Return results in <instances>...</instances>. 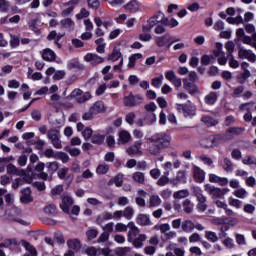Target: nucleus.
<instances>
[{
  "label": "nucleus",
  "mask_w": 256,
  "mask_h": 256,
  "mask_svg": "<svg viewBox=\"0 0 256 256\" xmlns=\"http://www.w3.org/2000/svg\"><path fill=\"white\" fill-rule=\"evenodd\" d=\"M183 210L185 213H193V205L191 204V200L186 199L182 203Z\"/></svg>",
  "instance_id": "obj_43"
},
{
  "label": "nucleus",
  "mask_w": 256,
  "mask_h": 256,
  "mask_svg": "<svg viewBox=\"0 0 256 256\" xmlns=\"http://www.w3.org/2000/svg\"><path fill=\"white\" fill-rule=\"evenodd\" d=\"M242 43H244L245 45H253V42L256 41V34L253 35V38H251V36H245L242 38V40H240Z\"/></svg>",
  "instance_id": "obj_60"
},
{
  "label": "nucleus",
  "mask_w": 256,
  "mask_h": 256,
  "mask_svg": "<svg viewBox=\"0 0 256 256\" xmlns=\"http://www.w3.org/2000/svg\"><path fill=\"white\" fill-rule=\"evenodd\" d=\"M66 151H68L71 157H79V155H81V150L79 148L66 147Z\"/></svg>",
  "instance_id": "obj_61"
},
{
  "label": "nucleus",
  "mask_w": 256,
  "mask_h": 256,
  "mask_svg": "<svg viewBox=\"0 0 256 256\" xmlns=\"http://www.w3.org/2000/svg\"><path fill=\"white\" fill-rule=\"evenodd\" d=\"M219 135L216 136H210L206 138L204 147H215L216 145H219Z\"/></svg>",
  "instance_id": "obj_24"
},
{
  "label": "nucleus",
  "mask_w": 256,
  "mask_h": 256,
  "mask_svg": "<svg viewBox=\"0 0 256 256\" xmlns=\"http://www.w3.org/2000/svg\"><path fill=\"white\" fill-rule=\"evenodd\" d=\"M142 144H143V143H142L141 141H136V142L134 143V145H132V146L126 148V153H128V155H129L130 157H133V156H135V155H141V154H142V152H141V145H142Z\"/></svg>",
  "instance_id": "obj_15"
},
{
  "label": "nucleus",
  "mask_w": 256,
  "mask_h": 256,
  "mask_svg": "<svg viewBox=\"0 0 256 256\" xmlns=\"http://www.w3.org/2000/svg\"><path fill=\"white\" fill-rule=\"evenodd\" d=\"M173 197L175 199H185V197H189V190H180L174 192Z\"/></svg>",
  "instance_id": "obj_52"
},
{
  "label": "nucleus",
  "mask_w": 256,
  "mask_h": 256,
  "mask_svg": "<svg viewBox=\"0 0 256 256\" xmlns=\"http://www.w3.org/2000/svg\"><path fill=\"white\" fill-rule=\"evenodd\" d=\"M223 163L224 171H227V173H231V171H233V162L231 161V159L224 158Z\"/></svg>",
  "instance_id": "obj_45"
},
{
  "label": "nucleus",
  "mask_w": 256,
  "mask_h": 256,
  "mask_svg": "<svg viewBox=\"0 0 256 256\" xmlns=\"http://www.w3.org/2000/svg\"><path fill=\"white\" fill-rule=\"evenodd\" d=\"M86 254H88L89 256H97L100 255V250L95 247H89L88 249H86Z\"/></svg>",
  "instance_id": "obj_64"
},
{
  "label": "nucleus",
  "mask_w": 256,
  "mask_h": 256,
  "mask_svg": "<svg viewBox=\"0 0 256 256\" xmlns=\"http://www.w3.org/2000/svg\"><path fill=\"white\" fill-rule=\"evenodd\" d=\"M241 69L243 72L241 73V75L237 76V81L238 83H245V81H247V79L251 77V71L249 70V63L242 62Z\"/></svg>",
  "instance_id": "obj_12"
},
{
  "label": "nucleus",
  "mask_w": 256,
  "mask_h": 256,
  "mask_svg": "<svg viewBox=\"0 0 256 256\" xmlns=\"http://www.w3.org/2000/svg\"><path fill=\"white\" fill-rule=\"evenodd\" d=\"M187 181V176L185 175V171L180 170L177 172L176 177L170 179L171 185L174 187H177L180 183H186Z\"/></svg>",
  "instance_id": "obj_17"
},
{
  "label": "nucleus",
  "mask_w": 256,
  "mask_h": 256,
  "mask_svg": "<svg viewBox=\"0 0 256 256\" xmlns=\"http://www.w3.org/2000/svg\"><path fill=\"white\" fill-rule=\"evenodd\" d=\"M192 173H193L194 181L196 183H203V181H205V171H203L198 166H194L192 168Z\"/></svg>",
  "instance_id": "obj_16"
},
{
  "label": "nucleus",
  "mask_w": 256,
  "mask_h": 256,
  "mask_svg": "<svg viewBox=\"0 0 256 256\" xmlns=\"http://www.w3.org/2000/svg\"><path fill=\"white\" fill-rule=\"evenodd\" d=\"M238 57L239 59H247V61H250V63H255L256 61V55L251 50H247L244 47H239L238 49Z\"/></svg>",
  "instance_id": "obj_8"
},
{
  "label": "nucleus",
  "mask_w": 256,
  "mask_h": 256,
  "mask_svg": "<svg viewBox=\"0 0 256 256\" xmlns=\"http://www.w3.org/2000/svg\"><path fill=\"white\" fill-rule=\"evenodd\" d=\"M126 227L131 229V231L128 232V237H131V235L137 237V235H139V228L135 225V222H129Z\"/></svg>",
  "instance_id": "obj_40"
},
{
  "label": "nucleus",
  "mask_w": 256,
  "mask_h": 256,
  "mask_svg": "<svg viewBox=\"0 0 256 256\" xmlns=\"http://www.w3.org/2000/svg\"><path fill=\"white\" fill-rule=\"evenodd\" d=\"M68 69H85V66L79 62L78 59H73L68 62Z\"/></svg>",
  "instance_id": "obj_37"
},
{
  "label": "nucleus",
  "mask_w": 256,
  "mask_h": 256,
  "mask_svg": "<svg viewBox=\"0 0 256 256\" xmlns=\"http://www.w3.org/2000/svg\"><path fill=\"white\" fill-rule=\"evenodd\" d=\"M43 211L46 215L55 216L57 215V205L48 204L43 208Z\"/></svg>",
  "instance_id": "obj_30"
},
{
  "label": "nucleus",
  "mask_w": 256,
  "mask_h": 256,
  "mask_svg": "<svg viewBox=\"0 0 256 256\" xmlns=\"http://www.w3.org/2000/svg\"><path fill=\"white\" fill-rule=\"evenodd\" d=\"M133 215H135V210L131 206H127L124 210H122V216L128 221L133 219Z\"/></svg>",
  "instance_id": "obj_34"
},
{
  "label": "nucleus",
  "mask_w": 256,
  "mask_h": 256,
  "mask_svg": "<svg viewBox=\"0 0 256 256\" xmlns=\"http://www.w3.org/2000/svg\"><path fill=\"white\" fill-rule=\"evenodd\" d=\"M22 195L20 197L21 203H33V197H31V189L25 188L21 191Z\"/></svg>",
  "instance_id": "obj_21"
},
{
  "label": "nucleus",
  "mask_w": 256,
  "mask_h": 256,
  "mask_svg": "<svg viewBox=\"0 0 256 256\" xmlns=\"http://www.w3.org/2000/svg\"><path fill=\"white\" fill-rule=\"evenodd\" d=\"M176 110L178 113H182L184 117H195L197 114V106L191 100L184 104H176Z\"/></svg>",
  "instance_id": "obj_1"
},
{
  "label": "nucleus",
  "mask_w": 256,
  "mask_h": 256,
  "mask_svg": "<svg viewBox=\"0 0 256 256\" xmlns=\"http://www.w3.org/2000/svg\"><path fill=\"white\" fill-rule=\"evenodd\" d=\"M23 245L26 249V251H29L30 252V255L32 256H37V249L34 248L33 245H31V243L27 242V241H24L23 242Z\"/></svg>",
  "instance_id": "obj_53"
},
{
  "label": "nucleus",
  "mask_w": 256,
  "mask_h": 256,
  "mask_svg": "<svg viewBox=\"0 0 256 256\" xmlns=\"http://www.w3.org/2000/svg\"><path fill=\"white\" fill-rule=\"evenodd\" d=\"M144 121H146L148 125H153V123L157 121V116L155 115V112H146Z\"/></svg>",
  "instance_id": "obj_41"
},
{
  "label": "nucleus",
  "mask_w": 256,
  "mask_h": 256,
  "mask_svg": "<svg viewBox=\"0 0 256 256\" xmlns=\"http://www.w3.org/2000/svg\"><path fill=\"white\" fill-rule=\"evenodd\" d=\"M9 7H10L9 1L0 0V11L2 13H7V11H9Z\"/></svg>",
  "instance_id": "obj_62"
},
{
  "label": "nucleus",
  "mask_w": 256,
  "mask_h": 256,
  "mask_svg": "<svg viewBox=\"0 0 256 256\" xmlns=\"http://www.w3.org/2000/svg\"><path fill=\"white\" fill-rule=\"evenodd\" d=\"M148 141H150V143H158L162 149H166V147L171 145V136L166 133H158L148 138Z\"/></svg>",
  "instance_id": "obj_2"
},
{
  "label": "nucleus",
  "mask_w": 256,
  "mask_h": 256,
  "mask_svg": "<svg viewBox=\"0 0 256 256\" xmlns=\"http://www.w3.org/2000/svg\"><path fill=\"white\" fill-rule=\"evenodd\" d=\"M192 193L198 201L197 207H198L199 211H207V197H205V195H203V190H201L197 186H194V187H192Z\"/></svg>",
  "instance_id": "obj_3"
},
{
  "label": "nucleus",
  "mask_w": 256,
  "mask_h": 256,
  "mask_svg": "<svg viewBox=\"0 0 256 256\" xmlns=\"http://www.w3.org/2000/svg\"><path fill=\"white\" fill-rule=\"evenodd\" d=\"M205 191L211 195L212 199H223L227 193H229V189L227 188H217L215 186H211L210 184L205 185Z\"/></svg>",
  "instance_id": "obj_4"
},
{
  "label": "nucleus",
  "mask_w": 256,
  "mask_h": 256,
  "mask_svg": "<svg viewBox=\"0 0 256 256\" xmlns=\"http://www.w3.org/2000/svg\"><path fill=\"white\" fill-rule=\"evenodd\" d=\"M84 61H86L87 63H91L92 67H97V65L105 63V58L97 54L88 53L84 56Z\"/></svg>",
  "instance_id": "obj_9"
},
{
  "label": "nucleus",
  "mask_w": 256,
  "mask_h": 256,
  "mask_svg": "<svg viewBox=\"0 0 256 256\" xmlns=\"http://www.w3.org/2000/svg\"><path fill=\"white\" fill-rule=\"evenodd\" d=\"M183 88L189 95H197L201 93V90H199V86L197 84L190 82L188 79H183Z\"/></svg>",
  "instance_id": "obj_11"
},
{
  "label": "nucleus",
  "mask_w": 256,
  "mask_h": 256,
  "mask_svg": "<svg viewBox=\"0 0 256 256\" xmlns=\"http://www.w3.org/2000/svg\"><path fill=\"white\" fill-rule=\"evenodd\" d=\"M205 238L210 241V243H217L219 241V238L217 233L214 231H206L205 232Z\"/></svg>",
  "instance_id": "obj_36"
},
{
  "label": "nucleus",
  "mask_w": 256,
  "mask_h": 256,
  "mask_svg": "<svg viewBox=\"0 0 256 256\" xmlns=\"http://www.w3.org/2000/svg\"><path fill=\"white\" fill-rule=\"evenodd\" d=\"M131 141V134L127 130H121L118 134V145H127Z\"/></svg>",
  "instance_id": "obj_18"
},
{
  "label": "nucleus",
  "mask_w": 256,
  "mask_h": 256,
  "mask_svg": "<svg viewBox=\"0 0 256 256\" xmlns=\"http://www.w3.org/2000/svg\"><path fill=\"white\" fill-rule=\"evenodd\" d=\"M91 99V94L89 92H85L77 98V103H85L86 101H89Z\"/></svg>",
  "instance_id": "obj_59"
},
{
  "label": "nucleus",
  "mask_w": 256,
  "mask_h": 256,
  "mask_svg": "<svg viewBox=\"0 0 256 256\" xmlns=\"http://www.w3.org/2000/svg\"><path fill=\"white\" fill-rule=\"evenodd\" d=\"M47 169L49 171V173H55V171H57V169H59V162H48L47 163Z\"/></svg>",
  "instance_id": "obj_58"
},
{
  "label": "nucleus",
  "mask_w": 256,
  "mask_h": 256,
  "mask_svg": "<svg viewBox=\"0 0 256 256\" xmlns=\"http://www.w3.org/2000/svg\"><path fill=\"white\" fill-rule=\"evenodd\" d=\"M164 79H165V77L163 76V74H161L159 77L153 78L152 79V87L159 89V87H161V85L163 84Z\"/></svg>",
  "instance_id": "obj_49"
},
{
  "label": "nucleus",
  "mask_w": 256,
  "mask_h": 256,
  "mask_svg": "<svg viewBox=\"0 0 256 256\" xmlns=\"http://www.w3.org/2000/svg\"><path fill=\"white\" fill-rule=\"evenodd\" d=\"M67 245L73 251H79L81 249V241L79 239H70L67 241Z\"/></svg>",
  "instance_id": "obj_29"
},
{
  "label": "nucleus",
  "mask_w": 256,
  "mask_h": 256,
  "mask_svg": "<svg viewBox=\"0 0 256 256\" xmlns=\"http://www.w3.org/2000/svg\"><path fill=\"white\" fill-rule=\"evenodd\" d=\"M124 7L127 9V11H130V13H137V11H139V2L136 0H131Z\"/></svg>",
  "instance_id": "obj_28"
},
{
  "label": "nucleus",
  "mask_w": 256,
  "mask_h": 256,
  "mask_svg": "<svg viewBox=\"0 0 256 256\" xmlns=\"http://www.w3.org/2000/svg\"><path fill=\"white\" fill-rule=\"evenodd\" d=\"M229 205H231V207H235L236 209H241V207H243V201L235 198H230Z\"/></svg>",
  "instance_id": "obj_57"
},
{
  "label": "nucleus",
  "mask_w": 256,
  "mask_h": 256,
  "mask_svg": "<svg viewBox=\"0 0 256 256\" xmlns=\"http://www.w3.org/2000/svg\"><path fill=\"white\" fill-rule=\"evenodd\" d=\"M202 123H205L207 127H215V125H219V121L215 120L211 116H204L202 117Z\"/></svg>",
  "instance_id": "obj_32"
},
{
  "label": "nucleus",
  "mask_w": 256,
  "mask_h": 256,
  "mask_svg": "<svg viewBox=\"0 0 256 256\" xmlns=\"http://www.w3.org/2000/svg\"><path fill=\"white\" fill-rule=\"evenodd\" d=\"M161 203H162L161 198L157 195H153L150 197L149 207H159Z\"/></svg>",
  "instance_id": "obj_42"
},
{
  "label": "nucleus",
  "mask_w": 256,
  "mask_h": 256,
  "mask_svg": "<svg viewBox=\"0 0 256 256\" xmlns=\"http://www.w3.org/2000/svg\"><path fill=\"white\" fill-rule=\"evenodd\" d=\"M242 163H243V165H255L256 157L255 156H251V155L245 156L242 159Z\"/></svg>",
  "instance_id": "obj_56"
},
{
  "label": "nucleus",
  "mask_w": 256,
  "mask_h": 256,
  "mask_svg": "<svg viewBox=\"0 0 256 256\" xmlns=\"http://www.w3.org/2000/svg\"><path fill=\"white\" fill-rule=\"evenodd\" d=\"M209 181L210 183H218L222 187H224L225 185H227V183H229V180L227 178H221L215 174L209 175Z\"/></svg>",
  "instance_id": "obj_22"
},
{
  "label": "nucleus",
  "mask_w": 256,
  "mask_h": 256,
  "mask_svg": "<svg viewBox=\"0 0 256 256\" xmlns=\"http://www.w3.org/2000/svg\"><path fill=\"white\" fill-rule=\"evenodd\" d=\"M195 229H197V231H205V226H203L202 224L199 223H194L191 220H184L182 222V231L184 233H193V231H195Z\"/></svg>",
  "instance_id": "obj_5"
},
{
  "label": "nucleus",
  "mask_w": 256,
  "mask_h": 256,
  "mask_svg": "<svg viewBox=\"0 0 256 256\" xmlns=\"http://www.w3.org/2000/svg\"><path fill=\"white\" fill-rule=\"evenodd\" d=\"M155 42L158 47H167V49H169V47H171V45H173V43H175V41L171 42V34H165L163 36H158L155 38Z\"/></svg>",
  "instance_id": "obj_10"
},
{
  "label": "nucleus",
  "mask_w": 256,
  "mask_h": 256,
  "mask_svg": "<svg viewBox=\"0 0 256 256\" xmlns=\"http://www.w3.org/2000/svg\"><path fill=\"white\" fill-rule=\"evenodd\" d=\"M130 251H131V247H120L115 250V254L117 256H126V255H129Z\"/></svg>",
  "instance_id": "obj_51"
},
{
  "label": "nucleus",
  "mask_w": 256,
  "mask_h": 256,
  "mask_svg": "<svg viewBox=\"0 0 256 256\" xmlns=\"http://www.w3.org/2000/svg\"><path fill=\"white\" fill-rule=\"evenodd\" d=\"M71 207H73V198L69 196L62 197V203L60 204V209H62L64 213L69 214L71 213Z\"/></svg>",
  "instance_id": "obj_14"
},
{
  "label": "nucleus",
  "mask_w": 256,
  "mask_h": 256,
  "mask_svg": "<svg viewBox=\"0 0 256 256\" xmlns=\"http://www.w3.org/2000/svg\"><path fill=\"white\" fill-rule=\"evenodd\" d=\"M155 231H160L163 235L169 233L171 231V226L167 223L165 224H157L154 226Z\"/></svg>",
  "instance_id": "obj_31"
},
{
  "label": "nucleus",
  "mask_w": 256,
  "mask_h": 256,
  "mask_svg": "<svg viewBox=\"0 0 256 256\" xmlns=\"http://www.w3.org/2000/svg\"><path fill=\"white\" fill-rule=\"evenodd\" d=\"M233 195L237 197L238 199H245L247 197L248 193L245 188H239L236 191L233 192Z\"/></svg>",
  "instance_id": "obj_46"
},
{
  "label": "nucleus",
  "mask_w": 256,
  "mask_h": 256,
  "mask_svg": "<svg viewBox=\"0 0 256 256\" xmlns=\"http://www.w3.org/2000/svg\"><path fill=\"white\" fill-rule=\"evenodd\" d=\"M150 23L157 25V23H164L165 21V14L162 12H157L153 17L149 19Z\"/></svg>",
  "instance_id": "obj_26"
},
{
  "label": "nucleus",
  "mask_w": 256,
  "mask_h": 256,
  "mask_svg": "<svg viewBox=\"0 0 256 256\" xmlns=\"http://www.w3.org/2000/svg\"><path fill=\"white\" fill-rule=\"evenodd\" d=\"M104 141H105V137H103V135H100V134H94L91 137V142L94 143L95 145H101L103 144Z\"/></svg>",
  "instance_id": "obj_50"
},
{
  "label": "nucleus",
  "mask_w": 256,
  "mask_h": 256,
  "mask_svg": "<svg viewBox=\"0 0 256 256\" xmlns=\"http://www.w3.org/2000/svg\"><path fill=\"white\" fill-rule=\"evenodd\" d=\"M113 219V213L111 212H103L96 218L97 225H102L103 221H109Z\"/></svg>",
  "instance_id": "obj_23"
},
{
  "label": "nucleus",
  "mask_w": 256,
  "mask_h": 256,
  "mask_svg": "<svg viewBox=\"0 0 256 256\" xmlns=\"http://www.w3.org/2000/svg\"><path fill=\"white\" fill-rule=\"evenodd\" d=\"M143 103V97L141 95H133L130 93L128 96L124 97L125 107H137Z\"/></svg>",
  "instance_id": "obj_7"
},
{
  "label": "nucleus",
  "mask_w": 256,
  "mask_h": 256,
  "mask_svg": "<svg viewBox=\"0 0 256 256\" xmlns=\"http://www.w3.org/2000/svg\"><path fill=\"white\" fill-rule=\"evenodd\" d=\"M161 149L163 148L159 144H150L148 146V151L151 155H161Z\"/></svg>",
  "instance_id": "obj_39"
},
{
  "label": "nucleus",
  "mask_w": 256,
  "mask_h": 256,
  "mask_svg": "<svg viewBox=\"0 0 256 256\" xmlns=\"http://www.w3.org/2000/svg\"><path fill=\"white\" fill-rule=\"evenodd\" d=\"M145 241H147V235L145 234H139L138 237H136L135 239H133V237L131 236H128V242L133 243L136 249H141Z\"/></svg>",
  "instance_id": "obj_13"
},
{
  "label": "nucleus",
  "mask_w": 256,
  "mask_h": 256,
  "mask_svg": "<svg viewBox=\"0 0 256 256\" xmlns=\"http://www.w3.org/2000/svg\"><path fill=\"white\" fill-rule=\"evenodd\" d=\"M206 105H215L217 102V92H210L204 98Z\"/></svg>",
  "instance_id": "obj_27"
},
{
  "label": "nucleus",
  "mask_w": 256,
  "mask_h": 256,
  "mask_svg": "<svg viewBox=\"0 0 256 256\" xmlns=\"http://www.w3.org/2000/svg\"><path fill=\"white\" fill-rule=\"evenodd\" d=\"M163 25H166V27H170L171 29H173V27H177V25H179V22L175 18H164Z\"/></svg>",
  "instance_id": "obj_48"
},
{
  "label": "nucleus",
  "mask_w": 256,
  "mask_h": 256,
  "mask_svg": "<svg viewBox=\"0 0 256 256\" xmlns=\"http://www.w3.org/2000/svg\"><path fill=\"white\" fill-rule=\"evenodd\" d=\"M121 57V52L119 50H114L112 54L108 56V61H118Z\"/></svg>",
  "instance_id": "obj_63"
},
{
  "label": "nucleus",
  "mask_w": 256,
  "mask_h": 256,
  "mask_svg": "<svg viewBox=\"0 0 256 256\" xmlns=\"http://www.w3.org/2000/svg\"><path fill=\"white\" fill-rule=\"evenodd\" d=\"M142 58H143V54H141V53H137V54L132 55L129 58V61H128V65H127L128 68L133 69V67H135V63H137V60L142 59Z\"/></svg>",
  "instance_id": "obj_35"
},
{
  "label": "nucleus",
  "mask_w": 256,
  "mask_h": 256,
  "mask_svg": "<svg viewBox=\"0 0 256 256\" xmlns=\"http://www.w3.org/2000/svg\"><path fill=\"white\" fill-rule=\"evenodd\" d=\"M136 223L141 227H147L149 225H152L151 218H149V215L147 214H138L136 217Z\"/></svg>",
  "instance_id": "obj_20"
},
{
  "label": "nucleus",
  "mask_w": 256,
  "mask_h": 256,
  "mask_svg": "<svg viewBox=\"0 0 256 256\" xmlns=\"http://www.w3.org/2000/svg\"><path fill=\"white\" fill-rule=\"evenodd\" d=\"M61 25L64 29H68L69 31L75 29V22H73L71 18L61 20Z\"/></svg>",
  "instance_id": "obj_33"
},
{
  "label": "nucleus",
  "mask_w": 256,
  "mask_h": 256,
  "mask_svg": "<svg viewBox=\"0 0 256 256\" xmlns=\"http://www.w3.org/2000/svg\"><path fill=\"white\" fill-rule=\"evenodd\" d=\"M132 179H133V182L138 183V185H145V174L143 172L133 173Z\"/></svg>",
  "instance_id": "obj_25"
},
{
  "label": "nucleus",
  "mask_w": 256,
  "mask_h": 256,
  "mask_svg": "<svg viewBox=\"0 0 256 256\" xmlns=\"http://www.w3.org/2000/svg\"><path fill=\"white\" fill-rule=\"evenodd\" d=\"M91 110L95 115H97V113H103V111H105V104H103L101 101H98L91 107Z\"/></svg>",
  "instance_id": "obj_38"
},
{
  "label": "nucleus",
  "mask_w": 256,
  "mask_h": 256,
  "mask_svg": "<svg viewBox=\"0 0 256 256\" xmlns=\"http://www.w3.org/2000/svg\"><path fill=\"white\" fill-rule=\"evenodd\" d=\"M108 172H109L108 164H100L96 168V173H98V175H105V173H108Z\"/></svg>",
  "instance_id": "obj_54"
},
{
  "label": "nucleus",
  "mask_w": 256,
  "mask_h": 256,
  "mask_svg": "<svg viewBox=\"0 0 256 256\" xmlns=\"http://www.w3.org/2000/svg\"><path fill=\"white\" fill-rule=\"evenodd\" d=\"M61 133L59 132V130L57 129H50L48 131V139L49 141H51L53 147H55V149H62L63 148V144H61V138H60Z\"/></svg>",
  "instance_id": "obj_6"
},
{
  "label": "nucleus",
  "mask_w": 256,
  "mask_h": 256,
  "mask_svg": "<svg viewBox=\"0 0 256 256\" xmlns=\"http://www.w3.org/2000/svg\"><path fill=\"white\" fill-rule=\"evenodd\" d=\"M222 244L224 245V247L226 249H235V241L230 238V237H226L223 241Z\"/></svg>",
  "instance_id": "obj_44"
},
{
  "label": "nucleus",
  "mask_w": 256,
  "mask_h": 256,
  "mask_svg": "<svg viewBox=\"0 0 256 256\" xmlns=\"http://www.w3.org/2000/svg\"><path fill=\"white\" fill-rule=\"evenodd\" d=\"M235 239H236L237 245H240V246L247 245V240L245 239V235L236 233L235 234Z\"/></svg>",
  "instance_id": "obj_55"
},
{
  "label": "nucleus",
  "mask_w": 256,
  "mask_h": 256,
  "mask_svg": "<svg viewBox=\"0 0 256 256\" xmlns=\"http://www.w3.org/2000/svg\"><path fill=\"white\" fill-rule=\"evenodd\" d=\"M222 55H225V52H223V44L218 42L216 43V50L213 51V56L221 57Z\"/></svg>",
  "instance_id": "obj_47"
},
{
  "label": "nucleus",
  "mask_w": 256,
  "mask_h": 256,
  "mask_svg": "<svg viewBox=\"0 0 256 256\" xmlns=\"http://www.w3.org/2000/svg\"><path fill=\"white\" fill-rule=\"evenodd\" d=\"M42 59L44 61L53 62L57 59V54L51 48H46L42 51Z\"/></svg>",
  "instance_id": "obj_19"
}]
</instances>
